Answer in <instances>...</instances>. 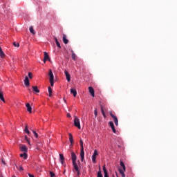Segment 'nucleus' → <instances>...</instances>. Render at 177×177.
Returning <instances> with one entry per match:
<instances>
[{
    "instance_id": "obj_1",
    "label": "nucleus",
    "mask_w": 177,
    "mask_h": 177,
    "mask_svg": "<svg viewBox=\"0 0 177 177\" xmlns=\"http://www.w3.org/2000/svg\"><path fill=\"white\" fill-rule=\"evenodd\" d=\"M80 143L81 147V150H80L81 161H84V158L85 157V151H84V141H82V140H80Z\"/></svg>"
},
{
    "instance_id": "obj_2",
    "label": "nucleus",
    "mask_w": 177,
    "mask_h": 177,
    "mask_svg": "<svg viewBox=\"0 0 177 177\" xmlns=\"http://www.w3.org/2000/svg\"><path fill=\"white\" fill-rule=\"evenodd\" d=\"M48 75L50 77L49 80H50V86H53L54 81H55V76L53 75V72H52L51 69L49 70Z\"/></svg>"
},
{
    "instance_id": "obj_3",
    "label": "nucleus",
    "mask_w": 177,
    "mask_h": 177,
    "mask_svg": "<svg viewBox=\"0 0 177 177\" xmlns=\"http://www.w3.org/2000/svg\"><path fill=\"white\" fill-rule=\"evenodd\" d=\"M120 166L122 167L123 170L119 169V172L121 174L122 177H125V173H124L126 171L125 164H124L122 161H120Z\"/></svg>"
},
{
    "instance_id": "obj_4",
    "label": "nucleus",
    "mask_w": 177,
    "mask_h": 177,
    "mask_svg": "<svg viewBox=\"0 0 177 177\" xmlns=\"http://www.w3.org/2000/svg\"><path fill=\"white\" fill-rule=\"evenodd\" d=\"M120 166L122 167L123 170L119 169V172L121 174L122 177H125V173H124L126 171L125 164H124L122 161H120Z\"/></svg>"
},
{
    "instance_id": "obj_5",
    "label": "nucleus",
    "mask_w": 177,
    "mask_h": 177,
    "mask_svg": "<svg viewBox=\"0 0 177 177\" xmlns=\"http://www.w3.org/2000/svg\"><path fill=\"white\" fill-rule=\"evenodd\" d=\"M74 125L75 127L78 128V129H81V124L80 123V119H78V118L77 117H75L74 118Z\"/></svg>"
},
{
    "instance_id": "obj_6",
    "label": "nucleus",
    "mask_w": 177,
    "mask_h": 177,
    "mask_svg": "<svg viewBox=\"0 0 177 177\" xmlns=\"http://www.w3.org/2000/svg\"><path fill=\"white\" fill-rule=\"evenodd\" d=\"M73 165L74 169L76 171L77 174V176H80V175H81V172L80 171V169L78 168V165L77 164V162H75V163H73Z\"/></svg>"
},
{
    "instance_id": "obj_7",
    "label": "nucleus",
    "mask_w": 177,
    "mask_h": 177,
    "mask_svg": "<svg viewBox=\"0 0 177 177\" xmlns=\"http://www.w3.org/2000/svg\"><path fill=\"white\" fill-rule=\"evenodd\" d=\"M71 160L73 164L77 162V155L74 153V151H71Z\"/></svg>"
},
{
    "instance_id": "obj_8",
    "label": "nucleus",
    "mask_w": 177,
    "mask_h": 177,
    "mask_svg": "<svg viewBox=\"0 0 177 177\" xmlns=\"http://www.w3.org/2000/svg\"><path fill=\"white\" fill-rule=\"evenodd\" d=\"M99 155V153H97V150H96V149H95L94 150V153H93V156H92V161H93V162H96V156H98Z\"/></svg>"
},
{
    "instance_id": "obj_9",
    "label": "nucleus",
    "mask_w": 177,
    "mask_h": 177,
    "mask_svg": "<svg viewBox=\"0 0 177 177\" xmlns=\"http://www.w3.org/2000/svg\"><path fill=\"white\" fill-rule=\"evenodd\" d=\"M88 92L91 95V96H93V97H95V89H93V87L89 86Z\"/></svg>"
},
{
    "instance_id": "obj_10",
    "label": "nucleus",
    "mask_w": 177,
    "mask_h": 177,
    "mask_svg": "<svg viewBox=\"0 0 177 177\" xmlns=\"http://www.w3.org/2000/svg\"><path fill=\"white\" fill-rule=\"evenodd\" d=\"M64 74L66 75L68 82H70V81H71V76H70V73H68L67 71L65 70Z\"/></svg>"
},
{
    "instance_id": "obj_11",
    "label": "nucleus",
    "mask_w": 177,
    "mask_h": 177,
    "mask_svg": "<svg viewBox=\"0 0 177 177\" xmlns=\"http://www.w3.org/2000/svg\"><path fill=\"white\" fill-rule=\"evenodd\" d=\"M47 60H49V62H50V59H49V55L48 54V53L44 52V63H46Z\"/></svg>"
},
{
    "instance_id": "obj_12",
    "label": "nucleus",
    "mask_w": 177,
    "mask_h": 177,
    "mask_svg": "<svg viewBox=\"0 0 177 177\" xmlns=\"http://www.w3.org/2000/svg\"><path fill=\"white\" fill-rule=\"evenodd\" d=\"M109 125L113 131V133H115L116 131H115V127H114V123L113 122H109Z\"/></svg>"
},
{
    "instance_id": "obj_13",
    "label": "nucleus",
    "mask_w": 177,
    "mask_h": 177,
    "mask_svg": "<svg viewBox=\"0 0 177 177\" xmlns=\"http://www.w3.org/2000/svg\"><path fill=\"white\" fill-rule=\"evenodd\" d=\"M24 84L26 86H30V80H28V77L27 76L25 77Z\"/></svg>"
},
{
    "instance_id": "obj_14",
    "label": "nucleus",
    "mask_w": 177,
    "mask_h": 177,
    "mask_svg": "<svg viewBox=\"0 0 177 177\" xmlns=\"http://www.w3.org/2000/svg\"><path fill=\"white\" fill-rule=\"evenodd\" d=\"M102 169H103L104 173V177H109V173L107 172V169H106V165L103 166Z\"/></svg>"
},
{
    "instance_id": "obj_15",
    "label": "nucleus",
    "mask_w": 177,
    "mask_h": 177,
    "mask_svg": "<svg viewBox=\"0 0 177 177\" xmlns=\"http://www.w3.org/2000/svg\"><path fill=\"white\" fill-rule=\"evenodd\" d=\"M63 42L66 45H67V44H68V39H67V35H63Z\"/></svg>"
},
{
    "instance_id": "obj_16",
    "label": "nucleus",
    "mask_w": 177,
    "mask_h": 177,
    "mask_svg": "<svg viewBox=\"0 0 177 177\" xmlns=\"http://www.w3.org/2000/svg\"><path fill=\"white\" fill-rule=\"evenodd\" d=\"M68 135H69V142H70L71 145H73L74 143V139L73 138V134H71V133H69Z\"/></svg>"
},
{
    "instance_id": "obj_17",
    "label": "nucleus",
    "mask_w": 177,
    "mask_h": 177,
    "mask_svg": "<svg viewBox=\"0 0 177 177\" xmlns=\"http://www.w3.org/2000/svg\"><path fill=\"white\" fill-rule=\"evenodd\" d=\"M110 115L112 117V118H113L114 122H118V118L117 116L114 115L112 113H111Z\"/></svg>"
},
{
    "instance_id": "obj_18",
    "label": "nucleus",
    "mask_w": 177,
    "mask_h": 177,
    "mask_svg": "<svg viewBox=\"0 0 177 177\" xmlns=\"http://www.w3.org/2000/svg\"><path fill=\"white\" fill-rule=\"evenodd\" d=\"M110 115L112 117V118H113L114 122H118V118L117 116L114 115L112 113H111Z\"/></svg>"
},
{
    "instance_id": "obj_19",
    "label": "nucleus",
    "mask_w": 177,
    "mask_h": 177,
    "mask_svg": "<svg viewBox=\"0 0 177 177\" xmlns=\"http://www.w3.org/2000/svg\"><path fill=\"white\" fill-rule=\"evenodd\" d=\"M21 151H24V153H27V147L26 145H21L20 147Z\"/></svg>"
},
{
    "instance_id": "obj_20",
    "label": "nucleus",
    "mask_w": 177,
    "mask_h": 177,
    "mask_svg": "<svg viewBox=\"0 0 177 177\" xmlns=\"http://www.w3.org/2000/svg\"><path fill=\"white\" fill-rule=\"evenodd\" d=\"M59 159H60V162L61 164H64V156H63V154L60 153L59 154Z\"/></svg>"
},
{
    "instance_id": "obj_21",
    "label": "nucleus",
    "mask_w": 177,
    "mask_h": 177,
    "mask_svg": "<svg viewBox=\"0 0 177 177\" xmlns=\"http://www.w3.org/2000/svg\"><path fill=\"white\" fill-rule=\"evenodd\" d=\"M32 88L34 92H35L36 93H39V89H38V86H33Z\"/></svg>"
},
{
    "instance_id": "obj_22",
    "label": "nucleus",
    "mask_w": 177,
    "mask_h": 177,
    "mask_svg": "<svg viewBox=\"0 0 177 177\" xmlns=\"http://www.w3.org/2000/svg\"><path fill=\"white\" fill-rule=\"evenodd\" d=\"M71 93H73L74 97H75L77 96V90L75 88H71Z\"/></svg>"
},
{
    "instance_id": "obj_23",
    "label": "nucleus",
    "mask_w": 177,
    "mask_h": 177,
    "mask_svg": "<svg viewBox=\"0 0 177 177\" xmlns=\"http://www.w3.org/2000/svg\"><path fill=\"white\" fill-rule=\"evenodd\" d=\"M0 57L1 59H3L5 57V53H3V50H2V48L0 47Z\"/></svg>"
},
{
    "instance_id": "obj_24",
    "label": "nucleus",
    "mask_w": 177,
    "mask_h": 177,
    "mask_svg": "<svg viewBox=\"0 0 177 177\" xmlns=\"http://www.w3.org/2000/svg\"><path fill=\"white\" fill-rule=\"evenodd\" d=\"M26 106L27 111H32V108H31V105H30L29 103H27Z\"/></svg>"
},
{
    "instance_id": "obj_25",
    "label": "nucleus",
    "mask_w": 177,
    "mask_h": 177,
    "mask_svg": "<svg viewBox=\"0 0 177 177\" xmlns=\"http://www.w3.org/2000/svg\"><path fill=\"white\" fill-rule=\"evenodd\" d=\"M71 53H72V55H71V57L73 59V60H77V55H75V53H74V51L72 50H71Z\"/></svg>"
},
{
    "instance_id": "obj_26",
    "label": "nucleus",
    "mask_w": 177,
    "mask_h": 177,
    "mask_svg": "<svg viewBox=\"0 0 177 177\" xmlns=\"http://www.w3.org/2000/svg\"><path fill=\"white\" fill-rule=\"evenodd\" d=\"M20 157L23 158L24 160H27V153L24 152V153H21Z\"/></svg>"
},
{
    "instance_id": "obj_27",
    "label": "nucleus",
    "mask_w": 177,
    "mask_h": 177,
    "mask_svg": "<svg viewBox=\"0 0 177 177\" xmlns=\"http://www.w3.org/2000/svg\"><path fill=\"white\" fill-rule=\"evenodd\" d=\"M0 99L2 102H5V98L3 97V93L1 91H0Z\"/></svg>"
},
{
    "instance_id": "obj_28",
    "label": "nucleus",
    "mask_w": 177,
    "mask_h": 177,
    "mask_svg": "<svg viewBox=\"0 0 177 177\" xmlns=\"http://www.w3.org/2000/svg\"><path fill=\"white\" fill-rule=\"evenodd\" d=\"M48 93H49L48 96H49L50 97H52V88H50V86H49V87L48 88Z\"/></svg>"
},
{
    "instance_id": "obj_29",
    "label": "nucleus",
    "mask_w": 177,
    "mask_h": 177,
    "mask_svg": "<svg viewBox=\"0 0 177 177\" xmlns=\"http://www.w3.org/2000/svg\"><path fill=\"white\" fill-rule=\"evenodd\" d=\"M29 30H30V32H31V34H33V35L35 34V30H34V28H32V26H30Z\"/></svg>"
},
{
    "instance_id": "obj_30",
    "label": "nucleus",
    "mask_w": 177,
    "mask_h": 177,
    "mask_svg": "<svg viewBox=\"0 0 177 177\" xmlns=\"http://www.w3.org/2000/svg\"><path fill=\"white\" fill-rule=\"evenodd\" d=\"M13 45L15 46V48H19V46H20V44L16 41L13 43Z\"/></svg>"
},
{
    "instance_id": "obj_31",
    "label": "nucleus",
    "mask_w": 177,
    "mask_h": 177,
    "mask_svg": "<svg viewBox=\"0 0 177 177\" xmlns=\"http://www.w3.org/2000/svg\"><path fill=\"white\" fill-rule=\"evenodd\" d=\"M28 77H29V78L31 80V79H32V73H31V72H29L28 73Z\"/></svg>"
},
{
    "instance_id": "obj_32",
    "label": "nucleus",
    "mask_w": 177,
    "mask_h": 177,
    "mask_svg": "<svg viewBox=\"0 0 177 177\" xmlns=\"http://www.w3.org/2000/svg\"><path fill=\"white\" fill-rule=\"evenodd\" d=\"M97 177H103V175H102V171H99L97 172Z\"/></svg>"
},
{
    "instance_id": "obj_33",
    "label": "nucleus",
    "mask_w": 177,
    "mask_h": 177,
    "mask_svg": "<svg viewBox=\"0 0 177 177\" xmlns=\"http://www.w3.org/2000/svg\"><path fill=\"white\" fill-rule=\"evenodd\" d=\"M27 131H28V126L26 124L24 132H27Z\"/></svg>"
},
{
    "instance_id": "obj_34",
    "label": "nucleus",
    "mask_w": 177,
    "mask_h": 177,
    "mask_svg": "<svg viewBox=\"0 0 177 177\" xmlns=\"http://www.w3.org/2000/svg\"><path fill=\"white\" fill-rule=\"evenodd\" d=\"M32 132H33L36 138H38V133H37V131H32Z\"/></svg>"
},
{
    "instance_id": "obj_35",
    "label": "nucleus",
    "mask_w": 177,
    "mask_h": 177,
    "mask_svg": "<svg viewBox=\"0 0 177 177\" xmlns=\"http://www.w3.org/2000/svg\"><path fill=\"white\" fill-rule=\"evenodd\" d=\"M50 177H55V173L53 171H50Z\"/></svg>"
},
{
    "instance_id": "obj_36",
    "label": "nucleus",
    "mask_w": 177,
    "mask_h": 177,
    "mask_svg": "<svg viewBox=\"0 0 177 177\" xmlns=\"http://www.w3.org/2000/svg\"><path fill=\"white\" fill-rule=\"evenodd\" d=\"M55 44L57 45V48H61L60 43L59 41H57Z\"/></svg>"
},
{
    "instance_id": "obj_37",
    "label": "nucleus",
    "mask_w": 177,
    "mask_h": 177,
    "mask_svg": "<svg viewBox=\"0 0 177 177\" xmlns=\"http://www.w3.org/2000/svg\"><path fill=\"white\" fill-rule=\"evenodd\" d=\"M25 139H26V140H27L28 145H30V141H28V138H27V136H25Z\"/></svg>"
},
{
    "instance_id": "obj_38",
    "label": "nucleus",
    "mask_w": 177,
    "mask_h": 177,
    "mask_svg": "<svg viewBox=\"0 0 177 177\" xmlns=\"http://www.w3.org/2000/svg\"><path fill=\"white\" fill-rule=\"evenodd\" d=\"M24 168H23V166H20L19 167V171H24Z\"/></svg>"
},
{
    "instance_id": "obj_39",
    "label": "nucleus",
    "mask_w": 177,
    "mask_h": 177,
    "mask_svg": "<svg viewBox=\"0 0 177 177\" xmlns=\"http://www.w3.org/2000/svg\"><path fill=\"white\" fill-rule=\"evenodd\" d=\"M94 115H95V117L96 118V117H97V111H95L94 112Z\"/></svg>"
},
{
    "instance_id": "obj_40",
    "label": "nucleus",
    "mask_w": 177,
    "mask_h": 177,
    "mask_svg": "<svg viewBox=\"0 0 177 177\" xmlns=\"http://www.w3.org/2000/svg\"><path fill=\"white\" fill-rule=\"evenodd\" d=\"M54 39L55 41V43L59 42V40H57V37H54Z\"/></svg>"
},
{
    "instance_id": "obj_41",
    "label": "nucleus",
    "mask_w": 177,
    "mask_h": 177,
    "mask_svg": "<svg viewBox=\"0 0 177 177\" xmlns=\"http://www.w3.org/2000/svg\"><path fill=\"white\" fill-rule=\"evenodd\" d=\"M102 115L104 117V118H106V114L104 113V111H102Z\"/></svg>"
},
{
    "instance_id": "obj_42",
    "label": "nucleus",
    "mask_w": 177,
    "mask_h": 177,
    "mask_svg": "<svg viewBox=\"0 0 177 177\" xmlns=\"http://www.w3.org/2000/svg\"><path fill=\"white\" fill-rule=\"evenodd\" d=\"M67 117L70 118V117H71V115H70V113H67Z\"/></svg>"
},
{
    "instance_id": "obj_43",
    "label": "nucleus",
    "mask_w": 177,
    "mask_h": 177,
    "mask_svg": "<svg viewBox=\"0 0 177 177\" xmlns=\"http://www.w3.org/2000/svg\"><path fill=\"white\" fill-rule=\"evenodd\" d=\"M115 125H116V127H118V122H115Z\"/></svg>"
},
{
    "instance_id": "obj_44",
    "label": "nucleus",
    "mask_w": 177,
    "mask_h": 177,
    "mask_svg": "<svg viewBox=\"0 0 177 177\" xmlns=\"http://www.w3.org/2000/svg\"><path fill=\"white\" fill-rule=\"evenodd\" d=\"M28 135H30V131H27L26 132Z\"/></svg>"
},
{
    "instance_id": "obj_45",
    "label": "nucleus",
    "mask_w": 177,
    "mask_h": 177,
    "mask_svg": "<svg viewBox=\"0 0 177 177\" xmlns=\"http://www.w3.org/2000/svg\"><path fill=\"white\" fill-rule=\"evenodd\" d=\"M101 111H104V109H103V107L101 108Z\"/></svg>"
},
{
    "instance_id": "obj_46",
    "label": "nucleus",
    "mask_w": 177,
    "mask_h": 177,
    "mask_svg": "<svg viewBox=\"0 0 177 177\" xmlns=\"http://www.w3.org/2000/svg\"><path fill=\"white\" fill-rule=\"evenodd\" d=\"M3 164H5V162H4V161H3Z\"/></svg>"
},
{
    "instance_id": "obj_47",
    "label": "nucleus",
    "mask_w": 177,
    "mask_h": 177,
    "mask_svg": "<svg viewBox=\"0 0 177 177\" xmlns=\"http://www.w3.org/2000/svg\"><path fill=\"white\" fill-rule=\"evenodd\" d=\"M113 177H114V175H113Z\"/></svg>"
}]
</instances>
